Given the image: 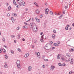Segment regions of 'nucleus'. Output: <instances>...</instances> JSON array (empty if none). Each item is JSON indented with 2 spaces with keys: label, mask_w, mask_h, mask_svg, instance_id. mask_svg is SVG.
<instances>
[{
  "label": "nucleus",
  "mask_w": 74,
  "mask_h": 74,
  "mask_svg": "<svg viewBox=\"0 0 74 74\" xmlns=\"http://www.w3.org/2000/svg\"><path fill=\"white\" fill-rule=\"evenodd\" d=\"M16 64H17V67H18L19 69H21V66H20V61H19V60H17Z\"/></svg>",
  "instance_id": "f257e3e1"
},
{
  "label": "nucleus",
  "mask_w": 74,
  "mask_h": 74,
  "mask_svg": "<svg viewBox=\"0 0 74 74\" xmlns=\"http://www.w3.org/2000/svg\"><path fill=\"white\" fill-rule=\"evenodd\" d=\"M33 29L34 32H37L38 30L37 28V26L36 25H35L34 27H33Z\"/></svg>",
  "instance_id": "f03ea898"
},
{
  "label": "nucleus",
  "mask_w": 74,
  "mask_h": 74,
  "mask_svg": "<svg viewBox=\"0 0 74 74\" xmlns=\"http://www.w3.org/2000/svg\"><path fill=\"white\" fill-rule=\"evenodd\" d=\"M35 25H36L35 24V23H31L30 24V27H32L33 26L34 27V26H35Z\"/></svg>",
  "instance_id": "7ed1b4c3"
},
{
  "label": "nucleus",
  "mask_w": 74,
  "mask_h": 74,
  "mask_svg": "<svg viewBox=\"0 0 74 74\" xmlns=\"http://www.w3.org/2000/svg\"><path fill=\"white\" fill-rule=\"evenodd\" d=\"M47 50L48 49H50L51 48V45H49V44L47 45Z\"/></svg>",
  "instance_id": "20e7f679"
},
{
  "label": "nucleus",
  "mask_w": 74,
  "mask_h": 74,
  "mask_svg": "<svg viewBox=\"0 0 74 74\" xmlns=\"http://www.w3.org/2000/svg\"><path fill=\"white\" fill-rule=\"evenodd\" d=\"M5 65H4V68H8V66H7V63L5 62Z\"/></svg>",
  "instance_id": "39448f33"
},
{
  "label": "nucleus",
  "mask_w": 74,
  "mask_h": 74,
  "mask_svg": "<svg viewBox=\"0 0 74 74\" xmlns=\"http://www.w3.org/2000/svg\"><path fill=\"white\" fill-rule=\"evenodd\" d=\"M16 1H18L19 3H21L22 1H23V0H16Z\"/></svg>",
  "instance_id": "423d86ee"
},
{
  "label": "nucleus",
  "mask_w": 74,
  "mask_h": 74,
  "mask_svg": "<svg viewBox=\"0 0 74 74\" xmlns=\"http://www.w3.org/2000/svg\"><path fill=\"white\" fill-rule=\"evenodd\" d=\"M47 45H48V43L47 44L46 46L45 47V49L46 50H48Z\"/></svg>",
  "instance_id": "0eeeda50"
},
{
  "label": "nucleus",
  "mask_w": 74,
  "mask_h": 74,
  "mask_svg": "<svg viewBox=\"0 0 74 74\" xmlns=\"http://www.w3.org/2000/svg\"><path fill=\"white\" fill-rule=\"evenodd\" d=\"M55 68L54 66H51V67L50 68V69L51 70H53V69Z\"/></svg>",
  "instance_id": "6e6552de"
},
{
  "label": "nucleus",
  "mask_w": 74,
  "mask_h": 74,
  "mask_svg": "<svg viewBox=\"0 0 74 74\" xmlns=\"http://www.w3.org/2000/svg\"><path fill=\"white\" fill-rule=\"evenodd\" d=\"M21 3L22 5H23V6H25V2H24L22 1L21 2Z\"/></svg>",
  "instance_id": "1a4fd4ad"
},
{
  "label": "nucleus",
  "mask_w": 74,
  "mask_h": 74,
  "mask_svg": "<svg viewBox=\"0 0 74 74\" xmlns=\"http://www.w3.org/2000/svg\"><path fill=\"white\" fill-rule=\"evenodd\" d=\"M35 54L37 56H40V53L38 52H35Z\"/></svg>",
  "instance_id": "9d476101"
},
{
  "label": "nucleus",
  "mask_w": 74,
  "mask_h": 74,
  "mask_svg": "<svg viewBox=\"0 0 74 74\" xmlns=\"http://www.w3.org/2000/svg\"><path fill=\"white\" fill-rule=\"evenodd\" d=\"M23 29H27L28 28L27 26L26 25H25L23 27Z\"/></svg>",
  "instance_id": "9b49d317"
},
{
  "label": "nucleus",
  "mask_w": 74,
  "mask_h": 74,
  "mask_svg": "<svg viewBox=\"0 0 74 74\" xmlns=\"http://www.w3.org/2000/svg\"><path fill=\"white\" fill-rule=\"evenodd\" d=\"M31 70H32V67L29 66L28 68V70H29V71H31Z\"/></svg>",
  "instance_id": "f8f14e48"
},
{
  "label": "nucleus",
  "mask_w": 74,
  "mask_h": 74,
  "mask_svg": "<svg viewBox=\"0 0 74 74\" xmlns=\"http://www.w3.org/2000/svg\"><path fill=\"white\" fill-rule=\"evenodd\" d=\"M36 12L37 14H38L39 13H40V10H37L36 11Z\"/></svg>",
  "instance_id": "ddd939ff"
},
{
  "label": "nucleus",
  "mask_w": 74,
  "mask_h": 74,
  "mask_svg": "<svg viewBox=\"0 0 74 74\" xmlns=\"http://www.w3.org/2000/svg\"><path fill=\"white\" fill-rule=\"evenodd\" d=\"M53 45L55 47H58V46H59V45L58 44L54 43L53 44Z\"/></svg>",
  "instance_id": "4468645a"
},
{
  "label": "nucleus",
  "mask_w": 74,
  "mask_h": 74,
  "mask_svg": "<svg viewBox=\"0 0 74 74\" xmlns=\"http://www.w3.org/2000/svg\"><path fill=\"white\" fill-rule=\"evenodd\" d=\"M69 61H72V60H73V59L72 58H70L69 59Z\"/></svg>",
  "instance_id": "2eb2a0df"
},
{
  "label": "nucleus",
  "mask_w": 74,
  "mask_h": 74,
  "mask_svg": "<svg viewBox=\"0 0 74 74\" xmlns=\"http://www.w3.org/2000/svg\"><path fill=\"white\" fill-rule=\"evenodd\" d=\"M3 51L4 53H5L6 52V50L4 49H3Z\"/></svg>",
  "instance_id": "dca6fc26"
},
{
  "label": "nucleus",
  "mask_w": 74,
  "mask_h": 74,
  "mask_svg": "<svg viewBox=\"0 0 74 74\" xmlns=\"http://www.w3.org/2000/svg\"><path fill=\"white\" fill-rule=\"evenodd\" d=\"M52 38H55V35L54 34H53L52 35Z\"/></svg>",
  "instance_id": "f3484780"
},
{
  "label": "nucleus",
  "mask_w": 74,
  "mask_h": 74,
  "mask_svg": "<svg viewBox=\"0 0 74 74\" xmlns=\"http://www.w3.org/2000/svg\"><path fill=\"white\" fill-rule=\"evenodd\" d=\"M60 14V12H58L57 13H55V15H59Z\"/></svg>",
  "instance_id": "a211bd4d"
},
{
  "label": "nucleus",
  "mask_w": 74,
  "mask_h": 74,
  "mask_svg": "<svg viewBox=\"0 0 74 74\" xmlns=\"http://www.w3.org/2000/svg\"><path fill=\"white\" fill-rule=\"evenodd\" d=\"M11 19L12 21H12V22L13 23H14V17H11Z\"/></svg>",
  "instance_id": "6ab92c4d"
},
{
  "label": "nucleus",
  "mask_w": 74,
  "mask_h": 74,
  "mask_svg": "<svg viewBox=\"0 0 74 74\" xmlns=\"http://www.w3.org/2000/svg\"><path fill=\"white\" fill-rule=\"evenodd\" d=\"M49 11V10H48V11L47 10H45V13L46 14H48V13Z\"/></svg>",
  "instance_id": "aec40b11"
},
{
  "label": "nucleus",
  "mask_w": 74,
  "mask_h": 74,
  "mask_svg": "<svg viewBox=\"0 0 74 74\" xmlns=\"http://www.w3.org/2000/svg\"><path fill=\"white\" fill-rule=\"evenodd\" d=\"M60 56L58 54L57 56V58L58 59H60Z\"/></svg>",
  "instance_id": "412c9836"
},
{
  "label": "nucleus",
  "mask_w": 74,
  "mask_h": 74,
  "mask_svg": "<svg viewBox=\"0 0 74 74\" xmlns=\"http://www.w3.org/2000/svg\"><path fill=\"white\" fill-rule=\"evenodd\" d=\"M16 5V7H17V8H19V5H18L17 4H15Z\"/></svg>",
  "instance_id": "4be33fe9"
},
{
  "label": "nucleus",
  "mask_w": 74,
  "mask_h": 74,
  "mask_svg": "<svg viewBox=\"0 0 74 74\" xmlns=\"http://www.w3.org/2000/svg\"><path fill=\"white\" fill-rule=\"evenodd\" d=\"M63 16V14H62L59 17V19H61Z\"/></svg>",
  "instance_id": "5701e85b"
},
{
  "label": "nucleus",
  "mask_w": 74,
  "mask_h": 74,
  "mask_svg": "<svg viewBox=\"0 0 74 74\" xmlns=\"http://www.w3.org/2000/svg\"><path fill=\"white\" fill-rule=\"evenodd\" d=\"M74 48H73V49H71V52H73V51H74Z\"/></svg>",
  "instance_id": "b1692460"
},
{
  "label": "nucleus",
  "mask_w": 74,
  "mask_h": 74,
  "mask_svg": "<svg viewBox=\"0 0 74 74\" xmlns=\"http://www.w3.org/2000/svg\"><path fill=\"white\" fill-rule=\"evenodd\" d=\"M36 22H40V20L38 19L37 20Z\"/></svg>",
  "instance_id": "393cba45"
},
{
  "label": "nucleus",
  "mask_w": 74,
  "mask_h": 74,
  "mask_svg": "<svg viewBox=\"0 0 74 74\" xmlns=\"http://www.w3.org/2000/svg\"><path fill=\"white\" fill-rule=\"evenodd\" d=\"M5 59H8V56L6 55H5Z\"/></svg>",
  "instance_id": "a878e982"
},
{
  "label": "nucleus",
  "mask_w": 74,
  "mask_h": 74,
  "mask_svg": "<svg viewBox=\"0 0 74 74\" xmlns=\"http://www.w3.org/2000/svg\"><path fill=\"white\" fill-rule=\"evenodd\" d=\"M58 65L59 66H61L62 65V63H58Z\"/></svg>",
  "instance_id": "bb28decb"
},
{
  "label": "nucleus",
  "mask_w": 74,
  "mask_h": 74,
  "mask_svg": "<svg viewBox=\"0 0 74 74\" xmlns=\"http://www.w3.org/2000/svg\"><path fill=\"white\" fill-rule=\"evenodd\" d=\"M13 3L14 4H16V2H15V0L13 1Z\"/></svg>",
  "instance_id": "cd10ccee"
},
{
  "label": "nucleus",
  "mask_w": 74,
  "mask_h": 74,
  "mask_svg": "<svg viewBox=\"0 0 74 74\" xmlns=\"http://www.w3.org/2000/svg\"><path fill=\"white\" fill-rule=\"evenodd\" d=\"M70 63L71 64H73V63H74V62H73V61H71L70 62Z\"/></svg>",
  "instance_id": "c85d7f7f"
},
{
  "label": "nucleus",
  "mask_w": 74,
  "mask_h": 74,
  "mask_svg": "<svg viewBox=\"0 0 74 74\" xmlns=\"http://www.w3.org/2000/svg\"><path fill=\"white\" fill-rule=\"evenodd\" d=\"M34 4H35V5H36V6H38V5H37V3H36V2H35V3H34Z\"/></svg>",
  "instance_id": "c756f323"
},
{
  "label": "nucleus",
  "mask_w": 74,
  "mask_h": 74,
  "mask_svg": "<svg viewBox=\"0 0 74 74\" xmlns=\"http://www.w3.org/2000/svg\"><path fill=\"white\" fill-rule=\"evenodd\" d=\"M3 49H0V53H1L3 51Z\"/></svg>",
  "instance_id": "7c9ffc66"
},
{
  "label": "nucleus",
  "mask_w": 74,
  "mask_h": 74,
  "mask_svg": "<svg viewBox=\"0 0 74 74\" xmlns=\"http://www.w3.org/2000/svg\"><path fill=\"white\" fill-rule=\"evenodd\" d=\"M44 60L46 62H48V60L47 59H44Z\"/></svg>",
  "instance_id": "2f4dec72"
},
{
  "label": "nucleus",
  "mask_w": 74,
  "mask_h": 74,
  "mask_svg": "<svg viewBox=\"0 0 74 74\" xmlns=\"http://www.w3.org/2000/svg\"><path fill=\"white\" fill-rule=\"evenodd\" d=\"M8 8L9 10H11V6H9L8 7Z\"/></svg>",
  "instance_id": "473e14b6"
},
{
  "label": "nucleus",
  "mask_w": 74,
  "mask_h": 74,
  "mask_svg": "<svg viewBox=\"0 0 74 74\" xmlns=\"http://www.w3.org/2000/svg\"><path fill=\"white\" fill-rule=\"evenodd\" d=\"M3 47H5V48H7V49H8V47H7V46H6L4 45L3 46Z\"/></svg>",
  "instance_id": "72a5a7b5"
},
{
  "label": "nucleus",
  "mask_w": 74,
  "mask_h": 74,
  "mask_svg": "<svg viewBox=\"0 0 74 74\" xmlns=\"http://www.w3.org/2000/svg\"><path fill=\"white\" fill-rule=\"evenodd\" d=\"M2 40H3V41H4H4H5V38H3Z\"/></svg>",
  "instance_id": "f704fd0d"
},
{
  "label": "nucleus",
  "mask_w": 74,
  "mask_h": 74,
  "mask_svg": "<svg viewBox=\"0 0 74 74\" xmlns=\"http://www.w3.org/2000/svg\"><path fill=\"white\" fill-rule=\"evenodd\" d=\"M42 16H43V15L42 14L40 15V18H42Z\"/></svg>",
  "instance_id": "c9c22d12"
},
{
  "label": "nucleus",
  "mask_w": 74,
  "mask_h": 74,
  "mask_svg": "<svg viewBox=\"0 0 74 74\" xmlns=\"http://www.w3.org/2000/svg\"><path fill=\"white\" fill-rule=\"evenodd\" d=\"M24 23L25 25H26L27 26H28L29 25V24H27V23L26 22H25Z\"/></svg>",
  "instance_id": "e433bc0d"
},
{
  "label": "nucleus",
  "mask_w": 74,
  "mask_h": 74,
  "mask_svg": "<svg viewBox=\"0 0 74 74\" xmlns=\"http://www.w3.org/2000/svg\"><path fill=\"white\" fill-rule=\"evenodd\" d=\"M50 14L51 15H52V14H53V12H52V11H51L50 12Z\"/></svg>",
  "instance_id": "4c0bfd02"
},
{
  "label": "nucleus",
  "mask_w": 74,
  "mask_h": 74,
  "mask_svg": "<svg viewBox=\"0 0 74 74\" xmlns=\"http://www.w3.org/2000/svg\"><path fill=\"white\" fill-rule=\"evenodd\" d=\"M65 29H66V30H68V29H69V28L67 27H65Z\"/></svg>",
  "instance_id": "58836bf2"
},
{
  "label": "nucleus",
  "mask_w": 74,
  "mask_h": 74,
  "mask_svg": "<svg viewBox=\"0 0 74 74\" xmlns=\"http://www.w3.org/2000/svg\"><path fill=\"white\" fill-rule=\"evenodd\" d=\"M65 9H66L68 8V5L66 6L65 7Z\"/></svg>",
  "instance_id": "ea45409f"
},
{
  "label": "nucleus",
  "mask_w": 74,
  "mask_h": 74,
  "mask_svg": "<svg viewBox=\"0 0 74 74\" xmlns=\"http://www.w3.org/2000/svg\"><path fill=\"white\" fill-rule=\"evenodd\" d=\"M25 58H27V56L26 54H25Z\"/></svg>",
  "instance_id": "a19ab883"
},
{
  "label": "nucleus",
  "mask_w": 74,
  "mask_h": 74,
  "mask_svg": "<svg viewBox=\"0 0 74 74\" xmlns=\"http://www.w3.org/2000/svg\"><path fill=\"white\" fill-rule=\"evenodd\" d=\"M53 32L54 33H56V30H54L53 31Z\"/></svg>",
  "instance_id": "79ce46f5"
},
{
  "label": "nucleus",
  "mask_w": 74,
  "mask_h": 74,
  "mask_svg": "<svg viewBox=\"0 0 74 74\" xmlns=\"http://www.w3.org/2000/svg\"><path fill=\"white\" fill-rule=\"evenodd\" d=\"M44 37V35H42L41 36V38H42L43 39H44V38H43V37Z\"/></svg>",
  "instance_id": "37998d69"
},
{
  "label": "nucleus",
  "mask_w": 74,
  "mask_h": 74,
  "mask_svg": "<svg viewBox=\"0 0 74 74\" xmlns=\"http://www.w3.org/2000/svg\"><path fill=\"white\" fill-rule=\"evenodd\" d=\"M11 52L12 53H14V51H13L12 50H11Z\"/></svg>",
  "instance_id": "c03bdc74"
},
{
  "label": "nucleus",
  "mask_w": 74,
  "mask_h": 74,
  "mask_svg": "<svg viewBox=\"0 0 74 74\" xmlns=\"http://www.w3.org/2000/svg\"><path fill=\"white\" fill-rule=\"evenodd\" d=\"M40 41H41L42 42L43 41V39L42 38L41 39H40Z\"/></svg>",
  "instance_id": "a18cd8bd"
},
{
  "label": "nucleus",
  "mask_w": 74,
  "mask_h": 74,
  "mask_svg": "<svg viewBox=\"0 0 74 74\" xmlns=\"http://www.w3.org/2000/svg\"><path fill=\"white\" fill-rule=\"evenodd\" d=\"M18 51H21V49L19 48H18Z\"/></svg>",
  "instance_id": "49530a36"
},
{
  "label": "nucleus",
  "mask_w": 74,
  "mask_h": 74,
  "mask_svg": "<svg viewBox=\"0 0 74 74\" xmlns=\"http://www.w3.org/2000/svg\"><path fill=\"white\" fill-rule=\"evenodd\" d=\"M27 56L28 57L29 56V54L28 53H27V54H26Z\"/></svg>",
  "instance_id": "de8ad7c7"
},
{
  "label": "nucleus",
  "mask_w": 74,
  "mask_h": 74,
  "mask_svg": "<svg viewBox=\"0 0 74 74\" xmlns=\"http://www.w3.org/2000/svg\"><path fill=\"white\" fill-rule=\"evenodd\" d=\"M32 21H34V19L33 18H32Z\"/></svg>",
  "instance_id": "09e8293b"
},
{
  "label": "nucleus",
  "mask_w": 74,
  "mask_h": 74,
  "mask_svg": "<svg viewBox=\"0 0 74 74\" xmlns=\"http://www.w3.org/2000/svg\"><path fill=\"white\" fill-rule=\"evenodd\" d=\"M42 67L43 68H45V66L44 65H42Z\"/></svg>",
  "instance_id": "8fccbe9b"
},
{
  "label": "nucleus",
  "mask_w": 74,
  "mask_h": 74,
  "mask_svg": "<svg viewBox=\"0 0 74 74\" xmlns=\"http://www.w3.org/2000/svg\"><path fill=\"white\" fill-rule=\"evenodd\" d=\"M62 66H65V64H62Z\"/></svg>",
  "instance_id": "3c124183"
},
{
  "label": "nucleus",
  "mask_w": 74,
  "mask_h": 74,
  "mask_svg": "<svg viewBox=\"0 0 74 74\" xmlns=\"http://www.w3.org/2000/svg\"><path fill=\"white\" fill-rule=\"evenodd\" d=\"M17 30H19V27H18L17 28Z\"/></svg>",
  "instance_id": "603ef678"
},
{
  "label": "nucleus",
  "mask_w": 74,
  "mask_h": 74,
  "mask_svg": "<svg viewBox=\"0 0 74 74\" xmlns=\"http://www.w3.org/2000/svg\"><path fill=\"white\" fill-rule=\"evenodd\" d=\"M22 40L23 41H25V39L24 38H23Z\"/></svg>",
  "instance_id": "864d4df0"
},
{
  "label": "nucleus",
  "mask_w": 74,
  "mask_h": 74,
  "mask_svg": "<svg viewBox=\"0 0 74 74\" xmlns=\"http://www.w3.org/2000/svg\"><path fill=\"white\" fill-rule=\"evenodd\" d=\"M30 19H31V18H30L27 21V22H29V21H30Z\"/></svg>",
  "instance_id": "5fc2aeb1"
},
{
  "label": "nucleus",
  "mask_w": 74,
  "mask_h": 74,
  "mask_svg": "<svg viewBox=\"0 0 74 74\" xmlns=\"http://www.w3.org/2000/svg\"><path fill=\"white\" fill-rule=\"evenodd\" d=\"M16 40H14V42L15 43H16Z\"/></svg>",
  "instance_id": "6e6d98bb"
},
{
  "label": "nucleus",
  "mask_w": 74,
  "mask_h": 74,
  "mask_svg": "<svg viewBox=\"0 0 74 74\" xmlns=\"http://www.w3.org/2000/svg\"><path fill=\"white\" fill-rule=\"evenodd\" d=\"M63 14H65V11H64L63 12Z\"/></svg>",
  "instance_id": "4d7b16f0"
},
{
  "label": "nucleus",
  "mask_w": 74,
  "mask_h": 74,
  "mask_svg": "<svg viewBox=\"0 0 74 74\" xmlns=\"http://www.w3.org/2000/svg\"><path fill=\"white\" fill-rule=\"evenodd\" d=\"M10 14L9 13H8V14H7V16H10Z\"/></svg>",
  "instance_id": "13d9d810"
},
{
  "label": "nucleus",
  "mask_w": 74,
  "mask_h": 74,
  "mask_svg": "<svg viewBox=\"0 0 74 74\" xmlns=\"http://www.w3.org/2000/svg\"><path fill=\"white\" fill-rule=\"evenodd\" d=\"M50 42H51V44H53V42L52 41H50Z\"/></svg>",
  "instance_id": "bf43d9fd"
},
{
  "label": "nucleus",
  "mask_w": 74,
  "mask_h": 74,
  "mask_svg": "<svg viewBox=\"0 0 74 74\" xmlns=\"http://www.w3.org/2000/svg\"><path fill=\"white\" fill-rule=\"evenodd\" d=\"M52 49H55V47H53L52 48Z\"/></svg>",
  "instance_id": "052dcab7"
},
{
  "label": "nucleus",
  "mask_w": 74,
  "mask_h": 74,
  "mask_svg": "<svg viewBox=\"0 0 74 74\" xmlns=\"http://www.w3.org/2000/svg\"><path fill=\"white\" fill-rule=\"evenodd\" d=\"M43 34V32H42L40 33V35H42V34Z\"/></svg>",
  "instance_id": "680f3d73"
},
{
  "label": "nucleus",
  "mask_w": 74,
  "mask_h": 74,
  "mask_svg": "<svg viewBox=\"0 0 74 74\" xmlns=\"http://www.w3.org/2000/svg\"><path fill=\"white\" fill-rule=\"evenodd\" d=\"M14 16H16V15L15 14H14Z\"/></svg>",
  "instance_id": "e2e57ef3"
},
{
  "label": "nucleus",
  "mask_w": 74,
  "mask_h": 74,
  "mask_svg": "<svg viewBox=\"0 0 74 74\" xmlns=\"http://www.w3.org/2000/svg\"><path fill=\"white\" fill-rule=\"evenodd\" d=\"M61 59H62V60H63V61L64 60V58H61Z\"/></svg>",
  "instance_id": "0e129e2a"
},
{
  "label": "nucleus",
  "mask_w": 74,
  "mask_h": 74,
  "mask_svg": "<svg viewBox=\"0 0 74 74\" xmlns=\"http://www.w3.org/2000/svg\"><path fill=\"white\" fill-rule=\"evenodd\" d=\"M69 60H66V62H69Z\"/></svg>",
  "instance_id": "69168bd1"
},
{
  "label": "nucleus",
  "mask_w": 74,
  "mask_h": 74,
  "mask_svg": "<svg viewBox=\"0 0 74 74\" xmlns=\"http://www.w3.org/2000/svg\"><path fill=\"white\" fill-rule=\"evenodd\" d=\"M72 72L71 71V72H70L69 73V74H72Z\"/></svg>",
  "instance_id": "338daca9"
},
{
  "label": "nucleus",
  "mask_w": 74,
  "mask_h": 74,
  "mask_svg": "<svg viewBox=\"0 0 74 74\" xmlns=\"http://www.w3.org/2000/svg\"><path fill=\"white\" fill-rule=\"evenodd\" d=\"M72 26H74V23H73L72 24Z\"/></svg>",
  "instance_id": "774afa93"
}]
</instances>
